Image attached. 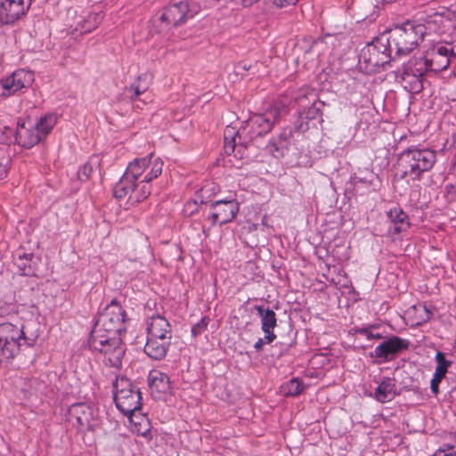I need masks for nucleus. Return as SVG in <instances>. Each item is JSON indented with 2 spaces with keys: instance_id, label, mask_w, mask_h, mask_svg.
I'll list each match as a JSON object with an SVG mask.
<instances>
[{
  "instance_id": "nucleus-1",
  "label": "nucleus",
  "mask_w": 456,
  "mask_h": 456,
  "mask_svg": "<svg viewBox=\"0 0 456 456\" xmlns=\"http://www.w3.org/2000/svg\"><path fill=\"white\" fill-rule=\"evenodd\" d=\"M163 169V161L152 154L135 159L130 162L123 176L114 187V195L118 199L128 196L132 202H139L151 194L149 183L157 178Z\"/></svg>"
},
{
  "instance_id": "nucleus-2",
  "label": "nucleus",
  "mask_w": 456,
  "mask_h": 456,
  "mask_svg": "<svg viewBox=\"0 0 456 456\" xmlns=\"http://www.w3.org/2000/svg\"><path fill=\"white\" fill-rule=\"evenodd\" d=\"M428 28L424 24L406 21L390 30L388 45L397 55H406L413 51L423 40Z\"/></svg>"
},
{
  "instance_id": "nucleus-3",
  "label": "nucleus",
  "mask_w": 456,
  "mask_h": 456,
  "mask_svg": "<svg viewBox=\"0 0 456 456\" xmlns=\"http://www.w3.org/2000/svg\"><path fill=\"white\" fill-rule=\"evenodd\" d=\"M31 346L32 342L25 336L23 325L10 322L0 325V363H7L20 352L22 345Z\"/></svg>"
},
{
  "instance_id": "nucleus-4",
  "label": "nucleus",
  "mask_w": 456,
  "mask_h": 456,
  "mask_svg": "<svg viewBox=\"0 0 456 456\" xmlns=\"http://www.w3.org/2000/svg\"><path fill=\"white\" fill-rule=\"evenodd\" d=\"M90 346L102 354L105 362L110 366H120L125 354V346L119 335L98 334V330H93Z\"/></svg>"
},
{
  "instance_id": "nucleus-5",
  "label": "nucleus",
  "mask_w": 456,
  "mask_h": 456,
  "mask_svg": "<svg viewBox=\"0 0 456 456\" xmlns=\"http://www.w3.org/2000/svg\"><path fill=\"white\" fill-rule=\"evenodd\" d=\"M436 160L434 151L429 149H409L401 155L403 175L419 179L424 172L429 171Z\"/></svg>"
},
{
  "instance_id": "nucleus-6",
  "label": "nucleus",
  "mask_w": 456,
  "mask_h": 456,
  "mask_svg": "<svg viewBox=\"0 0 456 456\" xmlns=\"http://www.w3.org/2000/svg\"><path fill=\"white\" fill-rule=\"evenodd\" d=\"M113 387L114 401L121 412L130 414L140 410L141 393L128 379L118 377Z\"/></svg>"
},
{
  "instance_id": "nucleus-7",
  "label": "nucleus",
  "mask_w": 456,
  "mask_h": 456,
  "mask_svg": "<svg viewBox=\"0 0 456 456\" xmlns=\"http://www.w3.org/2000/svg\"><path fill=\"white\" fill-rule=\"evenodd\" d=\"M94 330H98V334L121 336L126 330L125 311L121 305L115 301L107 305L100 314Z\"/></svg>"
},
{
  "instance_id": "nucleus-8",
  "label": "nucleus",
  "mask_w": 456,
  "mask_h": 456,
  "mask_svg": "<svg viewBox=\"0 0 456 456\" xmlns=\"http://www.w3.org/2000/svg\"><path fill=\"white\" fill-rule=\"evenodd\" d=\"M200 11V6L195 1L180 2L167 7L160 20L167 24L176 27L187 19L192 18Z\"/></svg>"
},
{
  "instance_id": "nucleus-9",
  "label": "nucleus",
  "mask_w": 456,
  "mask_h": 456,
  "mask_svg": "<svg viewBox=\"0 0 456 456\" xmlns=\"http://www.w3.org/2000/svg\"><path fill=\"white\" fill-rule=\"evenodd\" d=\"M34 82V74L30 70L20 69L0 80V97H8L29 87Z\"/></svg>"
},
{
  "instance_id": "nucleus-10",
  "label": "nucleus",
  "mask_w": 456,
  "mask_h": 456,
  "mask_svg": "<svg viewBox=\"0 0 456 456\" xmlns=\"http://www.w3.org/2000/svg\"><path fill=\"white\" fill-rule=\"evenodd\" d=\"M32 0H0V24H12L28 10Z\"/></svg>"
},
{
  "instance_id": "nucleus-11",
  "label": "nucleus",
  "mask_w": 456,
  "mask_h": 456,
  "mask_svg": "<svg viewBox=\"0 0 456 456\" xmlns=\"http://www.w3.org/2000/svg\"><path fill=\"white\" fill-rule=\"evenodd\" d=\"M69 421L76 425L79 430L83 431L94 427L96 413L91 405L81 403L73 404L69 408Z\"/></svg>"
},
{
  "instance_id": "nucleus-12",
  "label": "nucleus",
  "mask_w": 456,
  "mask_h": 456,
  "mask_svg": "<svg viewBox=\"0 0 456 456\" xmlns=\"http://www.w3.org/2000/svg\"><path fill=\"white\" fill-rule=\"evenodd\" d=\"M239 203L233 200H217L211 205L213 224H224L231 222L239 212Z\"/></svg>"
},
{
  "instance_id": "nucleus-13",
  "label": "nucleus",
  "mask_w": 456,
  "mask_h": 456,
  "mask_svg": "<svg viewBox=\"0 0 456 456\" xmlns=\"http://www.w3.org/2000/svg\"><path fill=\"white\" fill-rule=\"evenodd\" d=\"M279 116L280 110L277 107H272L265 113L254 115L249 119V124L253 128L252 136H261L270 132L274 123L278 120Z\"/></svg>"
},
{
  "instance_id": "nucleus-14",
  "label": "nucleus",
  "mask_w": 456,
  "mask_h": 456,
  "mask_svg": "<svg viewBox=\"0 0 456 456\" xmlns=\"http://www.w3.org/2000/svg\"><path fill=\"white\" fill-rule=\"evenodd\" d=\"M431 71L438 72L449 66L450 59L448 58V50L444 47V43L434 45L426 53Z\"/></svg>"
},
{
  "instance_id": "nucleus-15",
  "label": "nucleus",
  "mask_w": 456,
  "mask_h": 456,
  "mask_svg": "<svg viewBox=\"0 0 456 456\" xmlns=\"http://www.w3.org/2000/svg\"><path fill=\"white\" fill-rule=\"evenodd\" d=\"M43 140L35 125H19L16 131V141L25 148H31Z\"/></svg>"
},
{
  "instance_id": "nucleus-16",
  "label": "nucleus",
  "mask_w": 456,
  "mask_h": 456,
  "mask_svg": "<svg viewBox=\"0 0 456 456\" xmlns=\"http://www.w3.org/2000/svg\"><path fill=\"white\" fill-rule=\"evenodd\" d=\"M256 310L261 319L262 330L265 334L266 343H272L276 338V335L273 333V330L277 326L276 314L273 310L261 305H256Z\"/></svg>"
},
{
  "instance_id": "nucleus-17",
  "label": "nucleus",
  "mask_w": 456,
  "mask_h": 456,
  "mask_svg": "<svg viewBox=\"0 0 456 456\" xmlns=\"http://www.w3.org/2000/svg\"><path fill=\"white\" fill-rule=\"evenodd\" d=\"M147 337L171 339L172 332L168 321L160 315L152 316L148 322Z\"/></svg>"
},
{
  "instance_id": "nucleus-18",
  "label": "nucleus",
  "mask_w": 456,
  "mask_h": 456,
  "mask_svg": "<svg viewBox=\"0 0 456 456\" xmlns=\"http://www.w3.org/2000/svg\"><path fill=\"white\" fill-rule=\"evenodd\" d=\"M169 338H154L147 337V342L144 346V352L152 359L161 360L167 355L170 346Z\"/></svg>"
},
{
  "instance_id": "nucleus-19",
  "label": "nucleus",
  "mask_w": 456,
  "mask_h": 456,
  "mask_svg": "<svg viewBox=\"0 0 456 456\" xmlns=\"http://www.w3.org/2000/svg\"><path fill=\"white\" fill-rule=\"evenodd\" d=\"M405 347L403 340L397 337L391 338L383 341L378 346L372 355L377 358H387L389 355L395 354Z\"/></svg>"
},
{
  "instance_id": "nucleus-20",
  "label": "nucleus",
  "mask_w": 456,
  "mask_h": 456,
  "mask_svg": "<svg viewBox=\"0 0 456 456\" xmlns=\"http://www.w3.org/2000/svg\"><path fill=\"white\" fill-rule=\"evenodd\" d=\"M396 395L395 383L390 378L383 379L374 392V398L379 403L392 401Z\"/></svg>"
},
{
  "instance_id": "nucleus-21",
  "label": "nucleus",
  "mask_w": 456,
  "mask_h": 456,
  "mask_svg": "<svg viewBox=\"0 0 456 456\" xmlns=\"http://www.w3.org/2000/svg\"><path fill=\"white\" fill-rule=\"evenodd\" d=\"M125 415L128 417L130 429L133 433L142 436L148 435L151 430V423L146 416L137 413V411Z\"/></svg>"
},
{
  "instance_id": "nucleus-22",
  "label": "nucleus",
  "mask_w": 456,
  "mask_h": 456,
  "mask_svg": "<svg viewBox=\"0 0 456 456\" xmlns=\"http://www.w3.org/2000/svg\"><path fill=\"white\" fill-rule=\"evenodd\" d=\"M149 385L152 391L166 393L170 388L169 378L167 374L153 370L149 375Z\"/></svg>"
},
{
  "instance_id": "nucleus-23",
  "label": "nucleus",
  "mask_w": 456,
  "mask_h": 456,
  "mask_svg": "<svg viewBox=\"0 0 456 456\" xmlns=\"http://www.w3.org/2000/svg\"><path fill=\"white\" fill-rule=\"evenodd\" d=\"M387 216L394 224V229L397 233L405 232L410 227L408 216L400 208H391L387 213Z\"/></svg>"
},
{
  "instance_id": "nucleus-24",
  "label": "nucleus",
  "mask_w": 456,
  "mask_h": 456,
  "mask_svg": "<svg viewBox=\"0 0 456 456\" xmlns=\"http://www.w3.org/2000/svg\"><path fill=\"white\" fill-rule=\"evenodd\" d=\"M407 314L411 319L412 325H420L430 320L432 312L424 305L411 306Z\"/></svg>"
},
{
  "instance_id": "nucleus-25",
  "label": "nucleus",
  "mask_w": 456,
  "mask_h": 456,
  "mask_svg": "<svg viewBox=\"0 0 456 456\" xmlns=\"http://www.w3.org/2000/svg\"><path fill=\"white\" fill-rule=\"evenodd\" d=\"M427 71H431L427 55L419 60L410 61L406 67V72L416 77H422Z\"/></svg>"
},
{
  "instance_id": "nucleus-26",
  "label": "nucleus",
  "mask_w": 456,
  "mask_h": 456,
  "mask_svg": "<svg viewBox=\"0 0 456 456\" xmlns=\"http://www.w3.org/2000/svg\"><path fill=\"white\" fill-rule=\"evenodd\" d=\"M58 118L55 114L47 113L41 117L35 124L36 128L42 135L43 139L47 136L57 124Z\"/></svg>"
},
{
  "instance_id": "nucleus-27",
  "label": "nucleus",
  "mask_w": 456,
  "mask_h": 456,
  "mask_svg": "<svg viewBox=\"0 0 456 456\" xmlns=\"http://www.w3.org/2000/svg\"><path fill=\"white\" fill-rule=\"evenodd\" d=\"M99 166V158L93 157L90 160L85 164L77 172V177L80 181H86L89 179L94 171L97 169Z\"/></svg>"
},
{
  "instance_id": "nucleus-28",
  "label": "nucleus",
  "mask_w": 456,
  "mask_h": 456,
  "mask_svg": "<svg viewBox=\"0 0 456 456\" xmlns=\"http://www.w3.org/2000/svg\"><path fill=\"white\" fill-rule=\"evenodd\" d=\"M282 392L285 395L295 396L299 395L304 387L297 379H292L281 387Z\"/></svg>"
},
{
  "instance_id": "nucleus-29",
  "label": "nucleus",
  "mask_w": 456,
  "mask_h": 456,
  "mask_svg": "<svg viewBox=\"0 0 456 456\" xmlns=\"http://www.w3.org/2000/svg\"><path fill=\"white\" fill-rule=\"evenodd\" d=\"M102 13H93L88 16L86 20L83 21L81 25V29L83 32H90L102 22Z\"/></svg>"
},
{
  "instance_id": "nucleus-30",
  "label": "nucleus",
  "mask_w": 456,
  "mask_h": 456,
  "mask_svg": "<svg viewBox=\"0 0 456 456\" xmlns=\"http://www.w3.org/2000/svg\"><path fill=\"white\" fill-rule=\"evenodd\" d=\"M238 133L232 126H227L224 130V150L226 153L231 154L235 148V135Z\"/></svg>"
},
{
  "instance_id": "nucleus-31",
  "label": "nucleus",
  "mask_w": 456,
  "mask_h": 456,
  "mask_svg": "<svg viewBox=\"0 0 456 456\" xmlns=\"http://www.w3.org/2000/svg\"><path fill=\"white\" fill-rule=\"evenodd\" d=\"M435 360L436 362L435 372L445 376L452 362L445 358L444 354L442 352L436 354Z\"/></svg>"
},
{
  "instance_id": "nucleus-32",
  "label": "nucleus",
  "mask_w": 456,
  "mask_h": 456,
  "mask_svg": "<svg viewBox=\"0 0 456 456\" xmlns=\"http://www.w3.org/2000/svg\"><path fill=\"white\" fill-rule=\"evenodd\" d=\"M142 77L140 76L137 79V81L133 84L130 87V91L133 93V95H132V99L134 101H136L138 99V97L144 94L147 89H148V85L147 84H142Z\"/></svg>"
},
{
  "instance_id": "nucleus-33",
  "label": "nucleus",
  "mask_w": 456,
  "mask_h": 456,
  "mask_svg": "<svg viewBox=\"0 0 456 456\" xmlns=\"http://www.w3.org/2000/svg\"><path fill=\"white\" fill-rule=\"evenodd\" d=\"M433 456H456V449L454 446L446 445L439 448Z\"/></svg>"
},
{
  "instance_id": "nucleus-34",
  "label": "nucleus",
  "mask_w": 456,
  "mask_h": 456,
  "mask_svg": "<svg viewBox=\"0 0 456 456\" xmlns=\"http://www.w3.org/2000/svg\"><path fill=\"white\" fill-rule=\"evenodd\" d=\"M445 376H444L443 374H439V373H436V372L434 373L433 378L431 379L430 387H431V391L435 395H437L439 393V384L441 383L442 379Z\"/></svg>"
},
{
  "instance_id": "nucleus-35",
  "label": "nucleus",
  "mask_w": 456,
  "mask_h": 456,
  "mask_svg": "<svg viewBox=\"0 0 456 456\" xmlns=\"http://www.w3.org/2000/svg\"><path fill=\"white\" fill-rule=\"evenodd\" d=\"M208 324V319L204 317L202 318L197 324H195L192 329L191 332L194 336H197L200 334L203 330H206Z\"/></svg>"
},
{
  "instance_id": "nucleus-36",
  "label": "nucleus",
  "mask_w": 456,
  "mask_h": 456,
  "mask_svg": "<svg viewBox=\"0 0 456 456\" xmlns=\"http://www.w3.org/2000/svg\"><path fill=\"white\" fill-rule=\"evenodd\" d=\"M359 332L366 337L367 339H379L381 335L376 332L374 329H362Z\"/></svg>"
},
{
  "instance_id": "nucleus-37",
  "label": "nucleus",
  "mask_w": 456,
  "mask_h": 456,
  "mask_svg": "<svg viewBox=\"0 0 456 456\" xmlns=\"http://www.w3.org/2000/svg\"><path fill=\"white\" fill-rule=\"evenodd\" d=\"M298 0H273V4L279 7L283 8L295 4Z\"/></svg>"
},
{
  "instance_id": "nucleus-38",
  "label": "nucleus",
  "mask_w": 456,
  "mask_h": 456,
  "mask_svg": "<svg viewBox=\"0 0 456 456\" xmlns=\"http://www.w3.org/2000/svg\"><path fill=\"white\" fill-rule=\"evenodd\" d=\"M444 47H446L448 50V58L451 56H456V45H452L449 43H444Z\"/></svg>"
},
{
  "instance_id": "nucleus-39",
  "label": "nucleus",
  "mask_w": 456,
  "mask_h": 456,
  "mask_svg": "<svg viewBox=\"0 0 456 456\" xmlns=\"http://www.w3.org/2000/svg\"><path fill=\"white\" fill-rule=\"evenodd\" d=\"M270 151L275 157H281V156H283V154H284V151L282 150H280L278 147H276L275 143L270 144Z\"/></svg>"
},
{
  "instance_id": "nucleus-40",
  "label": "nucleus",
  "mask_w": 456,
  "mask_h": 456,
  "mask_svg": "<svg viewBox=\"0 0 456 456\" xmlns=\"http://www.w3.org/2000/svg\"><path fill=\"white\" fill-rule=\"evenodd\" d=\"M265 344H267L265 337L264 338H258V340L255 343L254 347L256 350L258 351V350L262 349V347Z\"/></svg>"
},
{
  "instance_id": "nucleus-41",
  "label": "nucleus",
  "mask_w": 456,
  "mask_h": 456,
  "mask_svg": "<svg viewBox=\"0 0 456 456\" xmlns=\"http://www.w3.org/2000/svg\"><path fill=\"white\" fill-rule=\"evenodd\" d=\"M7 140V135L5 134V132H2L0 134V142H5Z\"/></svg>"
},
{
  "instance_id": "nucleus-42",
  "label": "nucleus",
  "mask_w": 456,
  "mask_h": 456,
  "mask_svg": "<svg viewBox=\"0 0 456 456\" xmlns=\"http://www.w3.org/2000/svg\"><path fill=\"white\" fill-rule=\"evenodd\" d=\"M4 173V167L0 164V175Z\"/></svg>"
},
{
  "instance_id": "nucleus-43",
  "label": "nucleus",
  "mask_w": 456,
  "mask_h": 456,
  "mask_svg": "<svg viewBox=\"0 0 456 456\" xmlns=\"http://www.w3.org/2000/svg\"><path fill=\"white\" fill-rule=\"evenodd\" d=\"M437 19H441V16H440V15L436 14V15H435V21H436V20H437Z\"/></svg>"
}]
</instances>
